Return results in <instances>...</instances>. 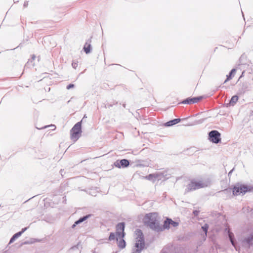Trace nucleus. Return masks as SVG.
Wrapping results in <instances>:
<instances>
[{
  "label": "nucleus",
  "instance_id": "nucleus-1",
  "mask_svg": "<svg viewBox=\"0 0 253 253\" xmlns=\"http://www.w3.org/2000/svg\"><path fill=\"white\" fill-rule=\"evenodd\" d=\"M157 217L158 214L156 212L146 214L144 218V222L152 230L156 231H162L163 228L160 226Z\"/></svg>",
  "mask_w": 253,
  "mask_h": 253
},
{
  "label": "nucleus",
  "instance_id": "nucleus-2",
  "mask_svg": "<svg viewBox=\"0 0 253 253\" xmlns=\"http://www.w3.org/2000/svg\"><path fill=\"white\" fill-rule=\"evenodd\" d=\"M136 243L132 253H140L145 247V241L143 234L140 229H137L135 231Z\"/></svg>",
  "mask_w": 253,
  "mask_h": 253
},
{
  "label": "nucleus",
  "instance_id": "nucleus-3",
  "mask_svg": "<svg viewBox=\"0 0 253 253\" xmlns=\"http://www.w3.org/2000/svg\"><path fill=\"white\" fill-rule=\"evenodd\" d=\"M253 190V187L244 184H237L234 186L232 193L234 196L244 195L247 192Z\"/></svg>",
  "mask_w": 253,
  "mask_h": 253
},
{
  "label": "nucleus",
  "instance_id": "nucleus-4",
  "mask_svg": "<svg viewBox=\"0 0 253 253\" xmlns=\"http://www.w3.org/2000/svg\"><path fill=\"white\" fill-rule=\"evenodd\" d=\"M82 120L76 123L70 130L71 138L74 142L80 137L82 133Z\"/></svg>",
  "mask_w": 253,
  "mask_h": 253
},
{
  "label": "nucleus",
  "instance_id": "nucleus-5",
  "mask_svg": "<svg viewBox=\"0 0 253 253\" xmlns=\"http://www.w3.org/2000/svg\"><path fill=\"white\" fill-rule=\"evenodd\" d=\"M204 187V183H202V182L192 180L186 186V188H185V193H188L189 192L201 188H203Z\"/></svg>",
  "mask_w": 253,
  "mask_h": 253
},
{
  "label": "nucleus",
  "instance_id": "nucleus-6",
  "mask_svg": "<svg viewBox=\"0 0 253 253\" xmlns=\"http://www.w3.org/2000/svg\"><path fill=\"white\" fill-rule=\"evenodd\" d=\"M220 133L216 130H212L209 133V139L212 143L217 144L221 141Z\"/></svg>",
  "mask_w": 253,
  "mask_h": 253
},
{
  "label": "nucleus",
  "instance_id": "nucleus-7",
  "mask_svg": "<svg viewBox=\"0 0 253 253\" xmlns=\"http://www.w3.org/2000/svg\"><path fill=\"white\" fill-rule=\"evenodd\" d=\"M125 228V222H120L116 225V235L120 238H123L125 235L124 232Z\"/></svg>",
  "mask_w": 253,
  "mask_h": 253
},
{
  "label": "nucleus",
  "instance_id": "nucleus-8",
  "mask_svg": "<svg viewBox=\"0 0 253 253\" xmlns=\"http://www.w3.org/2000/svg\"><path fill=\"white\" fill-rule=\"evenodd\" d=\"M155 179L156 180H163L169 178V174H168L167 170L158 171L155 173Z\"/></svg>",
  "mask_w": 253,
  "mask_h": 253
},
{
  "label": "nucleus",
  "instance_id": "nucleus-9",
  "mask_svg": "<svg viewBox=\"0 0 253 253\" xmlns=\"http://www.w3.org/2000/svg\"><path fill=\"white\" fill-rule=\"evenodd\" d=\"M114 166L118 168H125L129 165V161L127 159L117 160L114 164Z\"/></svg>",
  "mask_w": 253,
  "mask_h": 253
},
{
  "label": "nucleus",
  "instance_id": "nucleus-10",
  "mask_svg": "<svg viewBox=\"0 0 253 253\" xmlns=\"http://www.w3.org/2000/svg\"><path fill=\"white\" fill-rule=\"evenodd\" d=\"M202 96H198L194 97H188L184 99L181 103L184 104H192L198 102L202 99Z\"/></svg>",
  "mask_w": 253,
  "mask_h": 253
},
{
  "label": "nucleus",
  "instance_id": "nucleus-11",
  "mask_svg": "<svg viewBox=\"0 0 253 253\" xmlns=\"http://www.w3.org/2000/svg\"><path fill=\"white\" fill-rule=\"evenodd\" d=\"M174 227H177L179 225V223L176 221L172 220L169 218H167L164 221L163 228L164 229H169L170 225Z\"/></svg>",
  "mask_w": 253,
  "mask_h": 253
},
{
  "label": "nucleus",
  "instance_id": "nucleus-12",
  "mask_svg": "<svg viewBox=\"0 0 253 253\" xmlns=\"http://www.w3.org/2000/svg\"><path fill=\"white\" fill-rule=\"evenodd\" d=\"M228 234L232 245L234 247L236 251H239L240 250V247L237 246V243L234 239V234L229 230L228 232Z\"/></svg>",
  "mask_w": 253,
  "mask_h": 253
},
{
  "label": "nucleus",
  "instance_id": "nucleus-13",
  "mask_svg": "<svg viewBox=\"0 0 253 253\" xmlns=\"http://www.w3.org/2000/svg\"><path fill=\"white\" fill-rule=\"evenodd\" d=\"M187 118H184V119H182V120H185ZM181 119H179V118L174 119L173 120L169 121L166 122V123H165L164 126H165L166 127H169V126H172L176 125V124H178V123H179L181 121Z\"/></svg>",
  "mask_w": 253,
  "mask_h": 253
},
{
  "label": "nucleus",
  "instance_id": "nucleus-14",
  "mask_svg": "<svg viewBox=\"0 0 253 253\" xmlns=\"http://www.w3.org/2000/svg\"><path fill=\"white\" fill-rule=\"evenodd\" d=\"M90 42H91V40L88 39L85 42V44L84 45L83 49L86 54H88L91 51V45Z\"/></svg>",
  "mask_w": 253,
  "mask_h": 253
},
{
  "label": "nucleus",
  "instance_id": "nucleus-15",
  "mask_svg": "<svg viewBox=\"0 0 253 253\" xmlns=\"http://www.w3.org/2000/svg\"><path fill=\"white\" fill-rule=\"evenodd\" d=\"M243 242L246 243L249 247L253 245V234L250 235L249 236L245 238Z\"/></svg>",
  "mask_w": 253,
  "mask_h": 253
},
{
  "label": "nucleus",
  "instance_id": "nucleus-16",
  "mask_svg": "<svg viewBox=\"0 0 253 253\" xmlns=\"http://www.w3.org/2000/svg\"><path fill=\"white\" fill-rule=\"evenodd\" d=\"M90 216H91V214H87L85 216L80 217L78 220L76 221V224L78 225V224L82 223L83 222L86 220L87 219H88Z\"/></svg>",
  "mask_w": 253,
  "mask_h": 253
},
{
  "label": "nucleus",
  "instance_id": "nucleus-17",
  "mask_svg": "<svg viewBox=\"0 0 253 253\" xmlns=\"http://www.w3.org/2000/svg\"><path fill=\"white\" fill-rule=\"evenodd\" d=\"M118 246L120 249H124L126 247V242L123 238H119Z\"/></svg>",
  "mask_w": 253,
  "mask_h": 253
},
{
  "label": "nucleus",
  "instance_id": "nucleus-18",
  "mask_svg": "<svg viewBox=\"0 0 253 253\" xmlns=\"http://www.w3.org/2000/svg\"><path fill=\"white\" fill-rule=\"evenodd\" d=\"M236 72V69L235 68L232 69L228 75L226 76L227 80H230L234 76L235 73Z\"/></svg>",
  "mask_w": 253,
  "mask_h": 253
},
{
  "label": "nucleus",
  "instance_id": "nucleus-19",
  "mask_svg": "<svg viewBox=\"0 0 253 253\" xmlns=\"http://www.w3.org/2000/svg\"><path fill=\"white\" fill-rule=\"evenodd\" d=\"M145 178V179L150 181H152L153 182H154L156 180V179H155V173L149 174V175L146 176Z\"/></svg>",
  "mask_w": 253,
  "mask_h": 253
},
{
  "label": "nucleus",
  "instance_id": "nucleus-20",
  "mask_svg": "<svg viewBox=\"0 0 253 253\" xmlns=\"http://www.w3.org/2000/svg\"><path fill=\"white\" fill-rule=\"evenodd\" d=\"M238 96L237 95H234L231 98L229 103L230 105L233 106L238 101Z\"/></svg>",
  "mask_w": 253,
  "mask_h": 253
},
{
  "label": "nucleus",
  "instance_id": "nucleus-21",
  "mask_svg": "<svg viewBox=\"0 0 253 253\" xmlns=\"http://www.w3.org/2000/svg\"><path fill=\"white\" fill-rule=\"evenodd\" d=\"M21 236L20 233L17 232L15 234H14L12 237L11 238L9 244H11L13 243L16 239Z\"/></svg>",
  "mask_w": 253,
  "mask_h": 253
},
{
  "label": "nucleus",
  "instance_id": "nucleus-22",
  "mask_svg": "<svg viewBox=\"0 0 253 253\" xmlns=\"http://www.w3.org/2000/svg\"><path fill=\"white\" fill-rule=\"evenodd\" d=\"M119 238H120L118 237V236H117V237H116V235L114 233L111 232L110 234L108 240L109 241H112V240H115L118 241Z\"/></svg>",
  "mask_w": 253,
  "mask_h": 253
},
{
  "label": "nucleus",
  "instance_id": "nucleus-23",
  "mask_svg": "<svg viewBox=\"0 0 253 253\" xmlns=\"http://www.w3.org/2000/svg\"><path fill=\"white\" fill-rule=\"evenodd\" d=\"M208 228L209 225L207 224H205L204 226H202V229L203 231L205 232L206 235H207Z\"/></svg>",
  "mask_w": 253,
  "mask_h": 253
},
{
  "label": "nucleus",
  "instance_id": "nucleus-24",
  "mask_svg": "<svg viewBox=\"0 0 253 253\" xmlns=\"http://www.w3.org/2000/svg\"><path fill=\"white\" fill-rule=\"evenodd\" d=\"M39 240H38V239H32L31 241L30 242H29V241H25L24 243V244H33V243H35V242H39Z\"/></svg>",
  "mask_w": 253,
  "mask_h": 253
},
{
  "label": "nucleus",
  "instance_id": "nucleus-25",
  "mask_svg": "<svg viewBox=\"0 0 253 253\" xmlns=\"http://www.w3.org/2000/svg\"><path fill=\"white\" fill-rule=\"evenodd\" d=\"M201 123V122H200V121H195L194 122H193V123L186 124V125H185V126H194V125H197V124H200V123Z\"/></svg>",
  "mask_w": 253,
  "mask_h": 253
},
{
  "label": "nucleus",
  "instance_id": "nucleus-26",
  "mask_svg": "<svg viewBox=\"0 0 253 253\" xmlns=\"http://www.w3.org/2000/svg\"><path fill=\"white\" fill-rule=\"evenodd\" d=\"M72 66L73 68L76 69L78 67V62H76L75 61H73L72 63Z\"/></svg>",
  "mask_w": 253,
  "mask_h": 253
},
{
  "label": "nucleus",
  "instance_id": "nucleus-27",
  "mask_svg": "<svg viewBox=\"0 0 253 253\" xmlns=\"http://www.w3.org/2000/svg\"><path fill=\"white\" fill-rule=\"evenodd\" d=\"M51 127V130H54L56 128V126L55 125H49V126H45L44 127H43V128H46V127Z\"/></svg>",
  "mask_w": 253,
  "mask_h": 253
},
{
  "label": "nucleus",
  "instance_id": "nucleus-28",
  "mask_svg": "<svg viewBox=\"0 0 253 253\" xmlns=\"http://www.w3.org/2000/svg\"><path fill=\"white\" fill-rule=\"evenodd\" d=\"M28 228V227H25L24 228H22L21 231L18 232L19 233H20V235H21L25 231H26Z\"/></svg>",
  "mask_w": 253,
  "mask_h": 253
},
{
  "label": "nucleus",
  "instance_id": "nucleus-29",
  "mask_svg": "<svg viewBox=\"0 0 253 253\" xmlns=\"http://www.w3.org/2000/svg\"><path fill=\"white\" fill-rule=\"evenodd\" d=\"M75 86V85L73 84H68L67 87H66V88L67 89H70L72 88H73Z\"/></svg>",
  "mask_w": 253,
  "mask_h": 253
},
{
  "label": "nucleus",
  "instance_id": "nucleus-30",
  "mask_svg": "<svg viewBox=\"0 0 253 253\" xmlns=\"http://www.w3.org/2000/svg\"><path fill=\"white\" fill-rule=\"evenodd\" d=\"M224 193H230L231 192V189H226L222 191Z\"/></svg>",
  "mask_w": 253,
  "mask_h": 253
},
{
  "label": "nucleus",
  "instance_id": "nucleus-31",
  "mask_svg": "<svg viewBox=\"0 0 253 253\" xmlns=\"http://www.w3.org/2000/svg\"><path fill=\"white\" fill-rule=\"evenodd\" d=\"M200 212V211H198V210H194L193 211V214H194V215L195 216H197L199 213Z\"/></svg>",
  "mask_w": 253,
  "mask_h": 253
},
{
  "label": "nucleus",
  "instance_id": "nucleus-32",
  "mask_svg": "<svg viewBox=\"0 0 253 253\" xmlns=\"http://www.w3.org/2000/svg\"><path fill=\"white\" fill-rule=\"evenodd\" d=\"M117 104V102H115L114 103H113V104H109V103H108V104H107V105L108 106V107H107V106H106V107L110 108V107L113 106V105H114V104Z\"/></svg>",
  "mask_w": 253,
  "mask_h": 253
},
{
  "label": "nucleus",
  "instance_id": "nucleus-33",
  "mask_svg": "<svg viewBox=\"0 0 253 253\" xmlns=\"http://www.w3.org/2000/svg\"><path fill=\"white\" fill-rule=\"evenodd\" d=\"M28 5V1H26L24 2V4H23V6L24 7H26Z\"/></svg>",
  "mask_w": 253,
  "mask_h": 253
},
{
  "label": "nucleus",
  "instance_id": "nucleus-34",
  "mask_svg": "<svg viewBox=\"0 0 253 253\" xmlns=\"http://www.w3.org/2000/svg\"><path fill=\"white\" fill-rule=\"evenodd\" d=\"M78 224H76V221L72 226V228H74Z\"/></svg>",
  "mask_w": 253,
  "mask_h": 253
},
{
  "label": "nucleus",
  "instance_id": "nucleus-35",
  "mask_svg": "<svg viewBox=\"0 0 253 253\" xmlns=\"http://www.w3.org/2000/svg\"><path fill=\"white\" fill-rule=\"evenodd\" d=\"M233 170H234V169H233L232 170H231L229 171V172L228 173V176H229L230 175H231V173H232V172H233Z\"/></svg>",
  "mask_w": 253,
  "mask_h": 253
},
{
  "label": "nucleus",
  "instance_id": "nucleus-36",
  "mask_svg": "<svg viewBox=\"0 0 253 253\" xmlns=\"http://www.w3.org/2000/svg\"><path fill=\"white\" fill-rule=\"evenodd\" d=\"M79 244H78L77 246H73V247H72L71 248V249H75V248H78V247L79 246Z\"/></svg>",
  "mask_w": 253,
  "mask_h": 253
},
{
  "label": "nucleus",
  "instance_id": "nucleus-37",
  "mask_svg": "<svg viewBox=\"0 0 253 253\" xmlns=\"http://www.w3.org/2000/svg\"><path fill=\"white\" fill-rule=\"evenodd\" d=\"M33 61H34V60H32V59L30 60H29L27 62V64H29L30 63H32Z\"/></svg>",
  "mask_w": 253,
  "mask_h": 253
},
{
  "label": "nucleus",
  "instance_id": "nucleus-38",
  "mask_svg": "<svg viewBox=\"0 0 253 253\" xmlns=\"http://www.w3.org/2000/svg\"><path fill=\"white\" fill-rule=\"evenodd\" d=\"M35 58H36V56L35 55H33L31 59L32 60H34L35 59Z\"/></svg>",
  "mask_w": 253,
  "mask_h": 253
},
{
  "label": "nucleus",
  "instance_id": "nucleus-39",
  "mask_svg": "<svg viewBox=\"0 0 253 253\" xmlns=\"http://www.w3.org/2000/svg\"><path fill=\"white\" fill-rule=\"evenodd\" d=\"M60 172V173H61V175L63 176V173L64 172V170L63 169H61Z\"/></svg>",
  "mask_w": 253,
  "mask_h": 253
},
{
  "label": "nucleus",
  "instance_id": "nucleus-40",
  "mask_svg": "<svg viewBox=\"0 0 253 253\" xmlns=\"http://www.w3.org/2000/svg\"><path fill=\"white\" fill-rule=\"evenodd\" d=\"M173 253H183L181 252H179V251H175Z\"/></svg>",
  "mask_w": 253,
  "mask_h": 253
},
{
  "label": "nucleus",
  "instance_id": "nucleus-41",
  "mask_svg": "<svg viewBox=\"0 0 253 253\" xmlns=\"http://www.w3.org/2000/svg\"><path fill=\"white\" fill-rule=\"evenodd\" d=\"M161 253H167L166 251H164V250H162L161 252Z\"/></svg>",
  "mask_w": 253,
  "mask_h": 253
},
{
  "label": "nucleus",
  "instance_id": "nucleus-42",
  "mask_svg": "<svg viewBox=\"0 0 253 253\" xmlns=\"http://www.w3.org/2000/svg\"><path fill=\"white\" fill-rule=\"evenodd\" d=\"M220 87H221V88H226V87L225 86H224V85H223V86H220Z\"/></svg>",
  "mask_w": 253,
  "mask_h": 253
},
{
  "label": "nucleus",
  "instance_id": "nucleus-43",
  "mask_svg": "<svg viewBox=\"0 0 253 253\" xmlns=\"http://www.w3.org/2000/svg\"><path fill=\"white\" fill-rule=\"evenodd\" d=\"M229 80H227V79L225 80V81L224 82L223 84H225L227 81H228Z\"/></svg>",
  "mask_w": 253,
  "mask_h": 253
},
{
  "label": "nucleus",
  "instance_id": "nucleus-44",
  "mask_svg": "<svg viewBox=\"0 0 253 253\" xmlns=\"http://www.w3.org/2000/svg\"><path fill=\"white\" fill-rule=\"evenodd\" d=\"M126 104H124L123 105V107H124V108H125V107H126Z\"/></svg>",
  "mask_w": 253,
  "mask_h": 253
},
{
  "label": "nucleus",
  "instance_id": "nucleus-45",
  "mask_svg": "<svg viewBox=\"0 0 253 253\" xmlns=\"http://www.w3.org/2000/svg\"><path fill=\"white\" fill-rule=\"evenodd\" d=\"M84 118H86L85 115H84V117L83 119L82 120L83 121V120Z\"/></svg>",
  "mask_w": 253,
  "mask_h": 253
},
{
  "label": "nucleus",
  "instance_id": "nucleus-46",
  "mask_svg": "<svg viewBox=\"0 0 253 253\" xmlns=\"http://www.w3.org/2000/svg\"><path fill=\"white\" fill-rule=\"evenodd\" d=\"M93 253H95V252Z\"/></svg>",
  "mask_w": 253,
  "mask_h": 253
}]
</instances>
